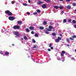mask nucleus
<instances>
[{
  "label": "nucleus",
  "instance_id": "nucleus-34",
  "mask_svg": "<svg viewBox=\"0 0 76 76\" xmlns=\"http://www.w3.org/2000/svg\"><path fill=\"white\" fill-rule=\"evenodd\" d=\"M62 62H64V61H65V58H64L62 60Z\"/></svg>",
  "mask_w": 76,
  "mask_h": 76
},
{
  "label": "nucleus",
  "instance_id": "nucleus-12",
  "mask_svg": "<svg viewBox=\"0 0 76 76\" xmlns=\"http://www.w3.org/2000/svg\"><path fill=\"white\" fill-rule=\"evenodd\" d=\"M49 28L50 29H53V27L51 26H49Z\"/></svg>",
  "mask_w": 76,
  "mask_h": 76
},
{
  "label": "nucleus",
  "instance_id": "nucleus-31",
  "mask_svg": "<svg viewBox=\"0 0 76 76\" xmlns=\"http://www.w3.org/2000/svg\"><path fill=\"white\" fill-rule=\"evenodd\" d=\"M42 3H43V2H38V4H42Z\"/></svg>",
  "mask_w": 76,
  "mask_h": 76
},
{
  "label": "nucleus",
  "instance_id": "nucleus-55",
  "mask_svg": "<svg viewBox=\"0 0 76 76\" xmlns=\"http://www.w3.org/2000/svg\"><path fill=\"white\" fill-rule=\"evenodd\" d=\"M75 12H76V9L75 10Z\"/></svg>",
  "mask_w": 76,
  "mask_h": 76
},
{
  "label": "nucleus",
  "instance_id": "nucleus-44",
  "mask_svg": "<svg viewBox=\"0 0 76 76\" xmlns=\"http://www.w3.org/2000/svg\"><path fill=\"white\" fill-rule=\"evenodd\" d=\"M48 51H51V49H48Z\"/></svg>",
  "mask_w": 76,
  "mask_h": 76
},
{
  "label": "nucleus",
  "instance_id": "nucleus-28",
  "mask_svg": "<svg viewBox=\"0 0 76 76\" xmlns=\"http://www.w3.org/2000/svg\"><path fill=\"white\" fill-rule=\"evenodd\" d=\"M35 37H38V35L37 34H36L35 35Z\"/></svg>",
  "mask_w": 76,
  "mask_h": 76
},
{
  "label": "nucleus",
  "instance_id": "nucleus-14",
  "mask_svg": "<svg viewBox=\"0 0 76 76\" xmlns=\"http://www.w3.org/2000/svg\"><path fill=\"white\" fill-rule=\"evenodd\" d=\"M64 23H66L67 22V20L66 19H64L63 21Z\"/></svg>",
  "mask_w": 76,
  "mask_h": 76
},
{
  "label": "nucleus",
  "instance_id": "nucleus-18",
  "mask_svg": "<svg viewBox=\"0 0 76 76\" xmlns=\"http://www.w3.org/2000/svg\"><path fill=\"white\" fill-rule=\"evenodd\" d=\"M47 24V21H45L43 22V25H45Z\"/></svg>",
  "mask_w": 76,
  "mask_h": 76
},
{
  "label": "nucleus",
  "instance_id": "nucleus-3",
  "mask_svg": "<svg viewBox=\"0 0 76 76\" xmlns=\"http://www.w3.org/2000/svg\"><path fill=\"white\" fill-rule=\"evenodd\" d=\"M14 34L15 35H16L17 37H19L20 36V34H19V32H15L14 33Z\"/></svg>",
  "mask_w": 76,
  "mask_h": 76
},
{
  "label": "nucleus",
  "instance_id": "nucleus-43",
  "mask_svg": "<svg viewBox=\"0 0 76 76\" xmlns=\"http://www.w3.org/2000/svg\"><path fill=\"white\" fill-rule=\"evenodd\" d=\"M0 54H2V55H3V53H2V52L1 51L0 52Z\"/></svg>",
  "mask_w": 76,
  "mask_h": 76
},
{
  "label": "nucleus",
  "instance_id": "nucleus-6",
  "mask_svg": "<svg viewBox=\"0 0 76 76\" xmlns=\"http://www.w3.org/2000/svg\"><path fill=\"white\" fill-rule=\"evenodd\" d=\"M39 29H41L42 30V29H44V27H42V26H40L39 27Z\"/></svg>",
  "mask_w": 76,
  "mask_h": 76
},
{
  "label": "nucleus",
  "instance_id": "nucleus-50",
  "mask_svg": "<svg viewBox=\"0 0 76 76\" xmlns=\"http://www.w3.org/2000/svg\"><path fill=\"white\" fill-rule=\"evenodd\" d=\"M34 48H36V46H34L33 47Z\"/></svg>",
  "mask_w": 76,
  "mask_h": 76
},
{
  "label": "nucleus",
  "instance_id": "nucleus-2",
  "mask_svg": "<svg viewBox=\"0 0 76 76\" xmlns=\"http://www.w3.org/2000/svg\"><path fill=\"white\" fill-rule=\"evenodd\" d=\"M8 18L10 20H11L12 21H13V20L15 19V17H11L10 16Z\"/></svg>",
  "mask_w": 76,
  "mask_h": 76
},
{
  "label": "nucleus",
  "instance_id": "nucleus-40",
  "mask_svg": "<svg viewBox=\"0 0 76 76\" xmlns=\"http://www.w3.org/2000/svg\"><path fill=\"white\" fill-rule=\"evenodd\" d=\"M31 34H34V31H32L31 32Z\"/></svg>",
  "mask_w": 76,
  "mask_h": 76
},
{
  "label": "nucleus",
  "instance_id": "nucleus-8",
  "mask_svg": "<svg viewBox=\"0 0 76 76\" xmlns=\"http://www.w3.org/2000/svg\"><path fill=\"white\" fill-rule=\"evenodd\" d=\"M22 23V21H18L17 22L18 24H21Z\"/></svg>",
  "mask_w": 76,
  "mask_h": 76
},
{
  "label": "nucleus",
  "instance_id": "nucleus-30",
  "mask_svg": "<svg viewBox=\"0 0 76 76\" xmlns=\"http://www.w3.org/2000/svg\"><path fill=\"white\" fill-rule=\"evenodd\" d=\"M59 7L60 9H63V7H62L61 6H60Z\"/></svg>",
  "mask_w": 76,
  "mask_h": 76
},
{
  "label": "nucleus",
  "instance_id": "nucleus-7",
  "mask_svg": "<svg viewBox=\"0 0 76 76\" xmlns=\"http://www.w3.org/2000/svg\"><path fill=\"white\" fill-rule=\"evenodd\" d=\"M10 12V11H9V10H7V11H5V13L6 14H9Z\"/></svg>",
  "mask_w": 76,
  "mask_h": 76
},
{
  "label": "nucleus",
  "instance_id": "nucleus-49",
  "mask_svg": "<svg viewBox=\"0 0 76 76\" xmlns=\"http://www.w3.org/2000/svg\"><path fill=\"white\" fill-rule=\"evenodd\" d=\"M67 45L68 46V47H70V45H69V44H67Z\"/></svg>",
  "mask_w": 76,
  "mask_h": 76
},
{
  "label": "nucleus",
  "instance_id": "nucleus-45",
  "mask_svg": "<svg viewBox=\"0 0 76 76\" xmlns=\"http://www.w3.org/2000/svg\"><path fill=\"white\" fill-rule=\"evenodd\" d=\"M11 3H12V4H13L15 3V2H14V1H12L11 2Z\"/></svg>",
  "mask_w": 76,
  "mask_h": 76
},
{
  "label": "nucleus",
  "instance_id": "nucleus-32",
  "mask_svg": "<svg viewBox=\"0 0 76 76\" xmlns=\"http://www.w3.org/2000/svg\"><path fill=\"white\" fill-rule=\"evenodd\" d=\"M72 37L73 38H76V36L75 35L73 36H72Z\"/></svg>",
  "mask_w": 76,
  "mask_h": 76
},
{
  "label": "nucleus",
  "instance_id": "nucleus-39",
  "mask_svg": "<svg viewBox=\"0 0 76 76\" xmlns=\"http://www.w3.org/2000/svg\"><path fill=\"white\" fill-rule=\"evenodd\" d=\"M69 39H71V40H74L73 39L72 37H70Z\"/></svg>",
  "mask_w": 76,
  "mask_h": 76
},
{
  "label": "nucleus",
  "instance_id": "nucleus-48",
  "mask_svg": "<svg viewBox=\"0 0 76 76\" xmlns=\"http://www.w3.org/2000/svg\"><path fill=\"white\" fill-rule=\"evenodd\" d=\"M28 3H31V0H28Z\"/></svg>",
  "mask_w": 76,
  "mask_h": 76
},
{
  "label": "nucleus",
  "instance_id": "nucleus-38",
  "mask_svg": "<svg viewBox=\"0 0 76 76\" xmlns=\"http://www.w3.org/2000/svg\"><path fill=\"white\" fill-rule=\"evenodd\" d=\"M71 21H72V20L71 19L69 20H68V22H71Z\"/></svg>",
  "mask_w": 76,
  "mask_h": 76
},
{
  "label": "nucleus",
  "instance_id": "nucleus-17",
  "mask_svg": "<svg viewBox=\"0 0 76 76\" xmlns=\"http://www.w3.org/2000/svg\"><path fill=\"white\" fill-rule=\"evenodd\" d=\"M72 22L73 23H76V21L75 20H72Z\"/></svg>",
  "mask_w": 76,
  "mask_h": 76
},
{
  "label": "nucleus",
  "instance_id": "nucleus-54",
  "mask_svg": "<svg viewBox=\"0 0 76 76\" xmlns=\"http://www.w3.org/2000/svg\"><path fill=\"white\" fill-rule=\"evenodd\" d=\"M14 45H15L14 44H12V46H14Z\"/></svg>",
  "mask_w": 76,
  "mask_h": 76
},
{
  "label": "nucleus",
  "instance_id": "nucleus-56",
  "mask_svg": "<svg viewBox=\"0 0 76 76\" xmlns=\"http://www.w3.org/2000/svg\"><path fill=\"white\" fill-rule=\"evenodd\" d=\"M75 52H76V49H75Z\"/></svg>",
  "mask_w": 76,
  "mask_h": 76
},
{
  "label": "nucleus",
  "instance_id": "nucleus-53",
  "mask_svg": "<svg viewBox=\"0 0 76 76\" xmlns=\"http://www.w3.org/2000/svg\"><path fill=\"white\" fill-rule=\"evenodd\" d=\"M61 12H62V13H64V11H61Z\"/></svg>",
  "mask_w": 76,
  "mask_h": 76
},
{
  "label": "nucleus",
  "instance_id": "nucleus-36",
  "mask_svg": "<svg viewBox=\"0 0 76 76\" xmlns=\"http://www.w3.org/2000/svg\"><path fill=\"white\" fill-rule=\"evenodd\" d=\"M38 13L37 12H34L33 14L34 15H37Z\"/></svg>",
  "mask_w": 76,
  "mask_h": 76
},
{
  "label": "nucleus",
  "instance_id": "nucleus-21",
  "mask_svg": "<svg viewBox=\"0 0 76 76\" xmlns=\"http://www.w3.org/2000/svg\"><path fill=\"white\" fill-rule=\"evenodd\" d=\"M52 35L53 36H56V34L55 33H52Z\"/></svg>",
  "mask_w": 76,
  "mask_h": 76
},
{
  "label": "nucleus",
  "instance_id": "nucleus-4",
  "mask_svg": "<svg viewBox=\"0 0 76 76\" xmlns=\"http://www.w3.org/2000/svg\"><path fill=\"white\" fill-rule=\"evenodd\" d=\"M65 53H66V52L64 50L63 51L61 54V56L63 57V56H64V54H65Z\"/></svg>",
  "mask_w": 76,
  "mask_h": 76
},
{
  "label": "nucleus",
  "instance_id": "nucleus-35",
  "mask_svg": "<svg viewBox=\"0 0 76 76\" xmlns=\"http://www.w3.org/2000/svg\"><path fill=\"white\" fill-rule=\"evenodd\" d=\"M51 46H52V44H51V43H50L49 44V47H51Z\"/></svg>",
  "mask_w": 76,
  "mask_h": 76
},
{
  "label": "nucleus",
  "instance_id": "nucleus-37",
  "mask_svg": "<svg viewBox=\"0 0 76 76\" xmlns=\"http://www.w3.org/2000/svg\"><path fill=\"white\" fill-rule=\"evenodd\" d=\"M66 40H67V42H69V39L68 38L67 39H66Z\"/></svg>",
  "mask_w": 76,
  "mask_h": 76
},
{
  "label": "nucleus",
  "instance_id": "nucleus-23",
  "mask_svg": "<svg viewBox=\"0 0 76 76\" xmlns=\"http://www.w3.org/2000/svg\"><path fill=\"white\" fill-rule=\"evenodd\" d=\"M23 5L25 6H28V4L26 3H24L23 4Z\"/></svg>",
  "mask_w": 76,
  "mask_h": 76
},
{
  "label": "nucleus",
  "instance_id": "nucleus-11",
  "mask_svg": "<svg viewBox=\"0 0 76 76\" xmlns=\"http://www.w3.org/2000/svg\"><path fill=\"white\" fill-rule=\"evenodd\" d=\"M8 15L9 16H12V13L10 11V12L8 13Z\"/></svg>",
  "mask_w": 76,
  "mask_h": 76
},
{
  "label": "nucleus",
  "instance_id": "nucleus-24",
  "mask_svg": "<svg viewBox=\"0 0 76 76\" xmlns=\"http://www.w3.org/2000/svg\"><path fill=\"white\" fill-rule=\"evenodd\" d=\"M58 40L60 41V40H61V37H58Z\"/></svg>",
  "mask_w": 76,
  "mask_h": 76
},
{
  "label": "nucleus",
  "instance_id": "nucleus-47",
  "mask_svg": "<svg viewBox=\"0 0 76 76\" xmlns=\"http://www.w3.org/2000/svg\"><path fill=\"white\" fill-rule=\"evenodd\" d=\"M74 26L75 28H76V25H75Z\"/></svg>",
  "mask_w": 76,
  "mask_h": 76
},
{
  "label": "nucleus",
  "instance_id": "nucleus-52",
  "mask_svg": "<svg viewBox=\"0 0 76 76\" xmlns=\"http://www.w3.org/2000/svg\"><path fill=\"white\" fill-rule=\"evenodd\" d=\"M21 39L22 40H23V38H21Z\"/></svg>",
  "mask_w": 76,
  "mask_h": 76
},
{
  "label": "nucleus",
  "instance_id": "nucleus-33",
  "mask_svg": "<svg viewBox=\"0 0 76 76\" xmlns=\"http://www.w3.org/2000/svg\"><path fill=\"white\" fill-rule=\"evenodd\" d=\"M24 39H27V38L26 36H25L24 37Z\"/></svg>",
  "mask_w": 76,
  "mask_h": 76
},
{
  "label": "nucleus",
  "instance_id": "nucleus-15",
  "mask_svg": "<svg viewBox=\"0 0 76 76\" xmlns=\"http://www.w3.org/2000/svg\"><path fill=\"white\" fill-rule=\"evenodd\" d=\"M26 30L27 32H29V29H28V28H27L26 29Z\"/></svg>",
  "mask_w": 76,
  "mask_h": 76
},
{
  "label": "nucleus",
  "instance_id": "nucleus-5",
  "mask_svg": "<svg viewBox=\"0 0 76 76\" xmlns=\"http://www.w3.org/2000/svg\"><path fill=\"white\" fill-rule=\"evenodd\" d=\"M42 7L43 9H46L47 8V6L45 4H43V5L42 6Z\"/></svg>",
  "mask_w": 76,
  "mask_h": 76
},
{
  "label": "nucleus",
  "instance_id": "nucleus-57",
  "mask_svg": "<svg viewBox=\"0 0 76 76\" xmlns=\"http://www.w3.org/2000/svg\"><path fill=\"white\" fill-rule=\"evenodd\" d=\"M32 56H32H32H31V57H32Z\"/></svg>",
  "mask_w": 76,
  "mask_h": 76
},
{
  "label": "nucleus",
  "instance_id": "nucleus-58",
  "mask_svg": "<svg viewBox=\"0 0 76 76\" xmlns=\"http://www.w3.org/2000/svg\"><path fill=\"white\" fill-rule=\"evenodd\" d=\"M62 58H63V57Z\"/></svg>",
  "mask_w": 76,
  "mask_h": 76
},
{
  "label": "nucleus",
  "instance_id": "nucleus-22",
  "mask_svg": "<svg viewBox=\"0 0 76 76\" xmlns=\"http://www.w3.org/2000/svg\"><path fill=\"white\" fill-rule=\"evenodd\" d=\"M5 55H9V53L8 52H5Z\"/></svg>",
  "mask_w": 76,
  "mask_h": 76
},
{
  "label": "nucleus",
  "instance_id": "nucleus-41",
  "mask_svg": "<svg viewBox=\"0 0 76 76\" xmlns=\"http://www.w3.org/2000/svg\"><path fill=\"white\" fill-rule=\"evenodd\" d=\"M66 1H67V2H69L70 1V0H66Z\"/></svg>",
  "mask_w": 76,
  "mask_h": 76
},
{
  "label": "nucleus",
  "instance_id": "nucleus-16",
  "mask_svg": "<svg viewBox=\"0 0 76 76\" xmlns=\"http://www.w3.org/2000/svg\"><path fill=\"white\" fill-rule=\"evenodd\" d=\"M59 41H60L59 40L57 39L55 40V42H58Z\"/></svg>",
  "mask_w": 76,
  "mask_h": 76
},
{
  "label": "nucleus",
  "instance_id": "nucleus-20",
  "mask_svg": "<svg viewBox=\"0 0 76 76\" xmlns=\"http://www.w3.org/2000/svg\"><path fill=\"white\" fill-rule=\"evenodd\" d=\"M37 13H41V11H40L39 10H37Z\"/></svg>",
  "mask_w": 76,
  "mask_h": 76
},
{
  "label": "nucleus",
  "instance_id": "nucleus-1",
  "mask_svg": "<svg viewBox=\"0 0 76 76\" xmlns=\"http://www.w3.org/2000/svg\"><path fill=\"white\" fill-rule=\"evenodd\" d=\"M14 29H19L20 28V26H19L15 25L13 27Z\"/></svg>",
  "mask_w": 76,
  "mask_h": 76
},
{
  "label": "nucleus",
  "instance_id": "nucleus-26",
  "mask_svg": "<svg viewBox=\"0 0 76 76\" xmlns=\"http://www.w3.org/2000/svg\"><path fill=\"white\" fill-rule=\"evenodd\" d=\"M32 42H33V43H35V42H36V41H35V39H33Z\"/></svg>",
  "mask_w": 76,
  "mask_h": 76
},
{
  "label": "nucleus",
  "instance_id": "nucleus-27",
  "mask_svg": "<svg viewBox=\"0 0 76 76\" xmlns=\"http://www.w3.org/2000/svg\"><path fill=\"white\" fill-rule=\"evenodd\" d=\"M73 6H76V3H73Z\"/></svg>",
  "mask_w": 76,
  "mask_h": 76
},
{
  "label": "nucleus",
  "instance_id": "nucleus-29",
  "mask_svg": "<svg viewBox=\"0 0 76 76\" xmlns=\"http://www.w3.org/2000/svg\"><path fill=\"white\" fill-rule=\"evenodd\" d=\"M47 31H51V30L50 29H47Z\"/></svg>",
  "mask_w": 76,
  "mask_h": 76
},
{
  "label": "nucleus",
  "instance_id": "nucleus-51",
  "mask_svg": "<svg viewBox=\"0 0 76 76\" xmlns=\"http://www.w3.org/2000/svg\"><path fill=\"white\" fill-rule=\"evenodd\" d=\"M59 1H63V0H59Z\"/></svg>",
  "mask_w": 76,
  "mask_h": 76
},
{
  "label": "nucleus",
  "instance_id": "nucleus-19",
  "mask_svg": "<svg viewBox=\"0 0 76 76\" xmlns=\"http://www.w3.org/2000/svg\"><path fill=\"white\" fill-rule=\"evenodd\" d=\"M54 8H55V9H58V7L57 6H55Z\"/></svg>",
  "mask_w": 76,
  "mask_h": 76
},
{
  "label": "nucleus",
  "instance_id": "nucleus-10",
  "mask_svg": "<svg viewBox=\"0 0 76 76\" xmlns=\"http://www.w3.org/2000/svg\"><path fill=\"white\" fill-rule=\"evenodd\" d=\"M45 1V2H47V3H49L50 2V0H44Z\"/></svg>",
  "mask_w": 76,
  "mask_h": 76
},
{
  "label": "nucleus",
  "instance_id": "nucleus-46",
  "mask_svg": "<svg viewBox=\"0 0 76 76\" xmlns=\"http://www.w3.org/2000/svg\"><path fill=\"white\" fill-rule=\"evenodd\" d=\"M27 15H30V13H29V12H27Z\"/></svg>",
  "mask_w": 76,
  "mask_h": 76
},
{
  "label": "nucleus",
  "instance_id": "nucleus-9",
  "mask_svg": "<svg viewBox=\"0 0 76 76\" xmlns=\"http://www.w3.org/2000/svg\"><path fill=\"white\" fill-rule=\"evenodd\" d=\"M29 29H34V27L30 26L29 28Z\"/></svg>",
  "mask_w": 76,
  "mask_h": 76
},
{
  "label": "nucleus",
  "instance_id": "nucleus-13",
  "mask_svg": "<svg viewBox=\"0 0 76 76\" xmlns=\"http://www.w3.org/2000/svg\"><path fill=\"white\" fill-rule=\"evenodd\" d=\"M67 9H71V7L69 5H68L67 6Z\"/></svg>",
  "mask_w": 76,
  "mask_h": 76
},
{
  "label": "nucleus",
  "instance_id": "nucleus-25",
  "mask_svg": "<svg viewBox=\"0 0 76 76\" xmlns=\"http://www.w3.org/2000/svg\"><path fill=\"white\" fill-rule=\"evenodd\" d=\"M45 33L46 34H49V32L47 31H46L45 32Z\"/></svg>",
  "mask_w": 76,
  "mask_h": 76
},
{
  "label": "nucleus",
  "instance_id": "nucleus-42",
  "mask_svg": "<svg viewBox=\"0 0 76 76\" xmlns=\"http://www.w3.org/2000/svg\"><path fill=\"white\" fill-rule=\"evenodd\" d=\"M53 48H53V47H50V49H51V50H53Z\"/></svg>",
  "mask_w": 76,
  "mask_h": 76
}]
</instances>
